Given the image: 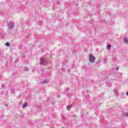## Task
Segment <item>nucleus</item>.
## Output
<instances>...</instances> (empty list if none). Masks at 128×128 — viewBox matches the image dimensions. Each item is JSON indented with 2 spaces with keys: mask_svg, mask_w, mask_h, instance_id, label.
<instances>
[{
  "mask_svg": "<svg viewBox=\"0 0 128 128\" xmlns=\"http://www.w3.org/2000/svg\"><path fill=\"white\" fill-rule=\"evenodd\" d=\"M96 56H94L92 54H90L88 56V60L90 62H91V64H94V62H96Z\"/></svg>",
  "mask_w": 128,
  "mask_h": 128,
  "instance_id": "nucleus-1",
  "label": "nucleus"
},
{
  "mask_svg": "<svg viewBox=\"0 0 128 128\" xmlns=\"http://www.w3.org/2000/svg\"><path fill=\"white\" fill-rule=\"evenodd\" d=\"M48 62L46 58H42L40 60V64H42L43 66H44V64H46Z\"/></svg>",
  "mask_w": 128,
  "mask_h": 128,
  "instance_id": "nucleus-2",
  "label": "nucleus"
},
{
  "mask_svg": "<svg viewBox=\"0 0 128 128\" xmlns=\"http://www.w3.org/2000/svg\"><path fill=\"white\" fill-rule=\"evenodd\" d=\"M8 26L10 28H14V25L12 23H10L8 24Z\"/></svg>",
  "mask_w": 128,
  "mask_h": 128,
  "instance_id": "nucleus-3",
  "label": "nucleus"
},
{
  "mask_svg": "<svg viewBox=\"0 0 128 128\" xmlns=\"http://www.w3.org/2000/svg\"><path fill=\"white\" fill-rule=\"evenodd\" d=\"M123 40L125 44H128V38L124 37L123 38Z\"/></svg>",
  "mask_w": 128,
  "mask_h": 128,
  "instance_id": "nucleus-4",
  "label": "nucleus"
},
{
  "mask_svg": "<svg viewBox=\"0 0 128 128\" xmlns=\"http://www.w3.org/2000/svg\"><path fill=\"white\" fill-rule=\"evenodd\" d=\"M28 106V103H24L22 106V108H26Z\"/></svg>",
  "mask_w": 128,
  "mask_h": 128,
  "instance_id": "nucleus-5",
  "label": "nucleus"
},
{
  "mask_svg": "<svg viewBox=\"0 0 128 128\" xmlns=\"http://www.w3.org/2000/svg\"><path fill=\"white\" fill-rule=\"evenodd\" d=\"M41 82L42 84H48V81L45 80L42 81Z\"/></svg>",
  "mask_w": 128,
  "mask_h": 128,
  "instance_id": "nucleus-6",
  "label": "nucleus"
},
{
  "mask_svg": "<svg viewBox=\"0 0 128 128\" xmlns=\"http://www.w3.org/2000/svg\"><path fill=\"white\" fill-rule=\"evenodd\" d=\"M72 105H69L68 106H67L68 110H70L72 108Z\"/></svg>",
  "mask_w": 128,
  "mask_h": 128,
  "instance_id": "nucleus-7",
  "label": "nucleus"
},
{
  "mask_svg": "<svg viewBox=\"0 0 128 128\" xmlns=\"http://www.w3.org/2000/svg\"><path fill=\"white\" fill-rule=\"evenodd\" d=\"M111 48L112 46H110V44L107 45V50H110V48Z\"/></svg>",
  "mask_w": 128,
  "mask_h": 128,
  "instance_id": "nucleus-8",
  "label": "nucleus"
},
{
  "mask_svg": "<svg viewBox=\"0 0 128 128\" xmlns=\"http://www.w3.org/2000/svg\"><path fill=\"white\" fill-rule=\"evenodd\" d=\"M5 45L6 46H10V42H7L6 43Z\"/></svg>",
  "mask_w": 128,
  "mask_h": 128,
  "instance_id": "nucleus-9",
  "label": "nucleus"
},
{
  "mask_svg": "<svg viewBox=\"0 0 128 128\" xmlns=\"http://www.w3.org/2000/svg\"><path fill=\"white\" fill-rule=\"evenodd\" d=\"M24 70L26 72H28V68L27 67H26L24 68Z\"/></svg>",
  "mask_w": 128,
  "mask_h": 128,
  "instance_id": "nucleus-10",
  "label": "nucleus"
},
{
  "mask_svg": "<svg viewBox=\"0 0 128 128\" xmlns=\"http://www.w3.org/2000/svg\"><path fill=\"white\" fill-rule=\"evenodd\" d=\"M124 116H128V112L125 113Z\"/></svg>",
  "mask_w": 128,
  "mask_h": 128,
  "instance_id": "nucleus-11",
  "label": "nucleus"
},
{
  "mask_svg": "<svg viewBox=\"0 0 128 128\" xmlns=\"http://www.w3.org/2000/svg\"><path fill=\"white\" fill-rule=\"evenodd\" d=\"M116 70H118V67H117V68H116Z\"/></svg>",
  "mask_w": 128,
  "mask_h": 128,
  "instance_id": "nucleus-12",
  "label": "nucleus"
},
{
  "mask_svg": "<svg viewBox=\"0 0 128 128\" xmlns=\"http://www.w3.org/2000/svg\"><path fill=\"white\" fill-rule=\"evenodd\" d=\"M126 95L128 96V92H127L126 93Z\"/></svg>",
  "mask_w": 128,
  "mask_h": 128,
  "instance_id": "nucleus-13",
  "label": "nucleus"
}]
</instances>
